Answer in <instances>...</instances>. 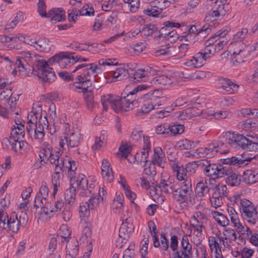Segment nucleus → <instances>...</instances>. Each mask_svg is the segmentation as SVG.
<instances>
[{
  "mask_svg": "<svg viewBox=\"0 0 258 258\" xmlns=\"http://www.w3.org/2000/svg\"><path fill=\"white\" fill-rule=\"evenodd\" d=\"M2 59L10 66L14 63L15 68L13 71V74L18 71L20 75L27 76L29 74L32 67L38 77L44 82H51L55 78L54 71L49 67L46 61L34 52L21 51L16 57L15 62L10 57L5 55H2L0 62H2Z\"/></svg>",
  "mask_w": 258,
  "mask_h": 258,
  "instance_id": "1",
  "label": "nucleus"
},
{
  "mask_svg": "<svg viewBox=\"0 0 258 258\" xmlns=\"http://www.w3.org/2000/svg\"><path fill=\"white\" fill-rule=\"evenodd\" d=\"M42 106L40 103L34 104L32 111L28 115V121L26 127V132L31 138L39 141L43 140L44 128L48 130L46 117L42 116Z\"/></svg>",
  "mask_w": 258,
  "mask_h": 258,
  "instance_id": "2",
  "label": "nucleus"
},
{
  "mask_svg": "<svg viewBox=\"0 0 258 258\" xmlns=\"http://www.w3.org/2000/svg\"><path fill=\"white\" fill-rule=\"evenodd\" d=\"M101 70V68L94 63L81 64L77 66L73 71L75 80L73 89H79L80 92L84 93L87 92L92 85V78L95 80V76Z\"/></svg>",
  "mask_w": 258,
  "mask_h": 258,
  "instance_id": "3",
  "label": "nucleus"
},
{
  "mask_svg": "<svg viewBox=\"0 0 258 258\" xmlns=\"http://www.w3.org/2000/svg\"><path fill=\"white\" fill-rule=\"evenodd\" d=\"M101 101L103 110L107 111L109 106L115 112L122 110L127 111L138 106V102L133 98L132 94L120 97L116 95L107 94L101 96Z\"/></svg>",
  "mask_w": 258,
  "mask_h": 258,
  "instance_id": "4",
  "label": "nucleus"
},
{
  "mask_svg": "<svg viewBox=\"0 0 258 258\" xmlns=\"http://www.w3.org/2000/svg\"><path fill=\"white\" fill-rule=\"evenodd\" d=\"M253 140H249L241 135L228 132L224 136L225 143L231 147L241 148L247 151H258V143L253 136H249Z\"/></svg>",
  "mask_w": 258,
  "mask_h": 258,
  "instance_id": "5",
  "label": "nucleus"
},
{
  "mask_svg": "<svg viewBox=\"0 0 258 258\" xmlns=\"http://www.w3.org/2000/svg\"><path fill=\"white\" fill-rule=\"evenodd\" d=\"M55 168V172L52 176L53 184V196H54L57 191V187L59 185V178L60 171L68 170L69 177L70 178L71 175L76 174L77 167L74 161H70L67 159H64L59 162L57 161L56 164H53Z\"/></svg>",
  "mask_w": 258,
  "mask_h": 258,
  "instance_id": "6",
  "label": "nucleus"
},
{
  "mask_svg": "<svg viewBox=\"0 0 258 258\" xmlns=\"http://www.w3.org/2000/svg\"><path fill=\"white\" fill-rule=\"evenodd\" d=\"M199 164L202 166L206 175L212 177L213 179L223 177L230 171L229 165L225 163L224 160L223 164L211 163L208 160H202Z\"/></svg>",
  "mask_w": 258,
  "mask_h": 258,
  "instance_id": "7",
  "label": "nucleus"
},
{
  "mask_svg": "<svg viewBox=\"0 0 258 258\" xmlns=\"http://www.w3.org/2000/svg\"><path fill=\"white\" fill-rule=\"evenodd\" d=\"M240 210L243 218L249 224L254 225L257 222L256 207L248 200L240 201Z\"/></svg>",
  "mask_w": 258,
  "mask_h": 258,
  "instance_id": "8",
  "label": "nucleus"
},
{
  "mask_svg": "<svg viewBox=\"0 0 258 258\" xmlns=\"http://www.w3.org/2000/svg\"><path fill=\"white\" fill-rule=\"evenodd\" d=\"M39 156L41 161H43L44 163L49 162L51 165L56 164L57 161L63 160L60 157L59 152L53 150L51 146L48 143L43 144Z\"/></svg>",
  "mask_w": 258,
  "mask_h": 258,
  "instance_id": "9",
  "label": "nucleus"
},
{
  "mask_svg": "<svg viewBox=\"0 0 258 258\" xmlns=\"http://www.w3.org/2000/svg\"><path fill=\"white\" fill-rule=\"evenodd\" d=\"M199 165L200 164L197 162L192 161L188 163L185 167L183 166L179 167L176 165H174L172 169L176 172V177L178 180H186L187 179L191 180V176L196 172Z\"/></svg>",
  "mask_w": 258,
  "mask_h": 258,
  "instance_id": "10",
  "label": "nucleus"
},
{
  "mask_svg": "<svg viewBox=\"0 0 258 258\" xmlns=\"http://www.w3.org/2000/svg\"><path fill=\"white\" fill-rule=\"evenodd\" d=\"M179 181L182 182L180 185H177L173 197L180 203L185 202L190 198L193 193L191 180L187 179L186 180Z\"/></svg>",
  "mask_w": 258,
  "mask_h": 258,
  "instance_id": "11",
  "label": "nucleus"
},
{
  "mask_svg": "<svg viewBox=\"0 0 258 258\" xmlns=\"http://www.w3.org/2000/svg\"><path fill=\"white\" fill-rule=\"evenodd\" d=\"M150 7L144 10V13L153 17H162V11L170 6L168 0H152L149 1Z\"/></svg>",
  "mask_w": 258,
  "mask_h": 258,
  "instance_id": "12",
  "label": "nucleus"
},
{
  "mask_svg": "<svg viewBox=\"0 0 258 258\" xmlns=\"http://www.w3.org/2000/svg\"><path fill=\"white\" fill-rule=\"evenodd\" d=\"M164 27L160 31V37L170 41L171 43L175 41L178 38V34L175 30H170L169 28H179L183 26V24L166 21L164 23Z\"/></svg>",
  "mask_w": 258,
  "mask_h": 258,
  "instance_id": "13",
  "label": "nucleus"
},
{
  "mask_svg": "<svg viewBox=\"0 0 258 258\" xmlns=\"http://www.w3.org/2000/svg\"><path fill=\"white\" fill-rule=\"evenodd\" d=\"M48 62L49 64L58 63L62 68H69L75 63L74 56L68 52H61L50 57Z\"/></svg>",
  "mask_w": 258,
  "mask_h": 258,
  "instance_id": "14",
  "label": "nucleus"
},
{
  "mask_svg": "<svg viewBox=\"0 0 258 258\" xmlns=\"http://www.w3.org/2000/svg\"><path fill=\"white\" fill-rule=\"evenodd\" d=\"M68 12L69 21L75 23L79 16H94L95 11L92 7L88 4H86L81 10H79L77 7H74L69 10Z\"/></svg>",
  "mask_w": 258,
  "mask_h": 258,
  "instance_id": "15",
  "label": "nucleus"
},
{
  "mask_svg": "<svg viewBox=\"0 0 258 258\" xmlns=\"http://www.w3.org/2000/svg\"><path fill=\"white\" fill-rule=\"evenodd\" d=\"M240 44V43L236 44L232 52V60L234 63H240L245 61L246 58L250 55V47L243 45V43L241 46Z\"/></svg>",
  "mask_w": 258,
  "mask_h": 258,
  "instance_id": "16",
  "label": "nucleus"
},
{
  "mask_svg": "<svg viewBox=\"0 0 258 258\" xmlns=\"http://www.w3.org/2000/svg\"><path fill=\"white\" fill-rule=\"evenodd\" d=\"M48 195V188L45 184H42L34 200V207L36 209L40 208L42 210L49 202Z\"/></svg>",
  "mask_w": 258,
  "mask_h": 258,
  "instance_id": "17",
  "label": "nucleus"
},
{
  "mask_svg": "<svg viewBox=\"0 0 258 258\" xmlns=\"http://www.w3.org/2000/svg\"><path fill=\"white\" fill-rule=\"evenodd\" d=\"M218 88L224 93H235L237 92L239 86L227 78H220L217 82Z\"/></svg>",
  "mask_w": 258,
  "mask_h": 258,
  "instance_id": "18",
  "label": "nucleus"
},
{
  "mask_svg": "<svg viewBox=\"0 0 258 258\" xmlns=\"http://www.w3.org/2000/svg\"><path fill=\"white\" fill-rule=\"evenodd\" d=\"M156 74H157L156 70L150 67H147L136 70L131 75L136 81H145L148 79L150 80L149 78Z\"/></svg>",
  "mask_w": 258,
  "mask_h": 258,
  "instance_id": "19",
  "label": "nucleus"
},
{
  "mask_svg": "<svg viewBox=\"0 0 258 258\" xmlns=\"http://www.w3.org/2000/svg\"><path fill=\"white\" fill-rule=\"evenodd\" d=\"M254 158L246 153H243L238 157L232 156L224 159L225 163L241 167L247 165Z\"/></svg>",
  "mask_w": 258,
  "mask_h": 258,
  "instance_id": "20",
  "label": "nucleus"
},
{
  "mask_svg": "<svg viewBox=\"0 0 258 258\" xmlns=\"http://www.w3.org/2000/svg\"><path fill=\"white\" fill-rule=\"evenodd\" d=\"M211 179L206 177L199 176L197 178L196 192L198 197H203L209 194L210 188L208 186V181L210 184Z\"/></svg>",
  "mask_w": 258,
  "mask_h": 258,
  "instance_id": "21",
  "label": "nucleus"
},
{
  "mask_svg": "<svg viewBox=\"0 0 258 258\" xmlns=\"http://www.w3.org/2000/svg\"><path fill=\"white\" fill-rule=\"evenodd\" d=\"M229 6L228 5H223V4L217 3V1L215 0L212 6V11L209 12L208 16H207L206 18L208 21V18L210 17L215 18L223 17L229 11Z\"/></svg>",
  "mask_w": 258,
  "mask_h": 258,
  "instance_id": "22",
  "label": "nucleus"
},
{
  "mask_svg": "<svg viewBox=\"0 0 258 258\" xmlns=\"http://www.w3.org/2000/svg\"><path fill=\"white\" fill-rule=\"evenodd\" d=\"M225 33V32H217L213 36H211L206 41L205 43L206 47L204 49V52H203V54L205 55V58L206 59V60L210 57L209 55L211 54L213 55L216 52H217L216 48H215V41H214V39L216 38V37L220 36V35L224 36Z\"/></svg>",
  "mask_w": 258,
  "mask_h": 258,
  "instance_id": "23",
  "label": "nucleus"
},
{
  "mask_svg": "<svg viewBox=\"0 0 258 258\" xmlns=\"http://www.w3.org/2000/svg\"><path fill=\"white\" fill-rule=\"evenodd\" d=\"M174 80L173 77H168L165 75L158 76L150 79V84L151 86L162 88L170 86Z\"/></svg>",
  "mask_w": 258,
  "mask_h": 258,
  "instance_id": "24",
  "label": "nucleus"
},
{
  "mask_svg": "<svg viewBox=\"0 0 258 258\" xmlns=\"http://www.w3.org/2000/svg\"><path fill=\"white\" fill-rule=\"evenodd\" d=\"M206 59L203 52H199L196 53L192 57L188 59L184 64L187 67L198 68L202 67L206 62Z\"/></svg>",
  "mask_w": 258,
  "mask_h": 258,
  "instance_id": "25",
  "label": "nucleus"
},
{
  "mask_svg": "<svg viewBox=\"0 0 258 258\" xmlns=\"http://www.w3.org/2000/svg\"><path fill=\"white\" fill-rule=\"evenodd\" d=\"M146 139L145 141V145L143 146V151L138 153L135 156V159L138 162H140L142 166L148 163L149 153L151 151V143Z\"/></svg>",
  "mask_w": 258,
  "mask_h": 258,
  "instance_id": "26",
  "label": "nucleus"
},
{
  "mask_svg": "<svg viewBox=\"0 0 258 258\" xmlns=\"http://www.w3.org/2000/svg\"><path fill=\"white\" fill-rule=\"evenodd\" d=\"M67 137L69 140L68 146L71 148L78 147L83 140L82 135L78 129L69 131Z\"/></svg>",
  "mask_w": 258,
  "mask_h": 258,
  "instance_id": "27",
  "label": "nucleus"
},
{
  "mask_svg": "<svg viewBox=\"0 0 258 258\" xmlns=\"http://www.w3.org/2000/svg\"><path fill=\"white\" fill-rule=\"evenodd\" d=\"M70 185L75 186L78 189L82 190L81 191H85L88 181L84 174H80L78 177L71 175L70 178Z\"/></svg>",
  "mask_w": 258,
  "mask_h": 258,
  "instance_id": "28",
  "label": "nucleus"
},
{
  "mask_svg": "<svg viewBox=\"0 0 258 258\" xmlns=\"http://www.w3.org/2000/svg\"><path fill=\"white\" fill-rule=\"evenodd\" d=\"M151 162L162 168L164 167L166 158L161 148L157 147L154 149V154L152 157Z\"/></svg>",
  "mask_w": 258,
  "mask_h": 258,
  "instance_id": "29",
  "label": "nucleus"
},
{
  "mask_svg": "<svg viewBox=\"0 0 258 258\" xmlns=\"http://www.w3.org/2000/svg\"><path fill=\"white\" fill-rule=\"evenodd\" d=\"M175 116L180 120H186L193 116L200 115V112L198 111L196 107H188L184 110L175 113Z\"/></svg>",
  "mask_w": 258,
  "mask_h": 258,
  "instance_id": "30",
  "label": "nucleus"
},
{
  "mask_svg": "<svg viewBox=\"0 0 258 258\" xmlns=\"http://www.w3.org/2000/svg\"><path fill=\"white\" fill-rule=\"evenodd\" d=\"M101 173L103 177L108 182H111L114 180V175L110 164L107 159H103L101 166Z\"/></svg>",
  "mask_w": 258,
  "mask_h": 258,
  "instance_id": "31",
  "label": "nucleus"
},
{
  "mask_svg": "<svg viewBox=\"0 0 258 258\" xmlns=\"http://www.w3.org/2000/svg\"><path fill=\"white\" fill-rule=\"evenodd\" d=\"M177 251L181 252L184 258H189L191 256V245L189 242L187 235L182 236L180 242V249Z\"/></svg>",
  "mask_w": 258,
  "mask_h": 258,
  "instance_id": "32",
  "label": "nucleus"
},
{
  "mask_svg": "<svg viewBox=\"0 0 258 258\" xmlns=\"http://www.w3.org/2000/svg\"><path fill=\"white\" fill-rule=\"evenodd\" d=\"M229 165L230 171H229L228 173H227L224 175V176H228L226 182L232 186H238L241 183V176L238 173L234 172L230 166L231 165Z\"/></svg>",
  "mask_w": 258,
  "mask_h": 258,
  "instance_id": "33",
  "label": "nucleus"
},
{
  "mask_svg": "<svg viewBox=\"0 0 258 258\" xmlns=\"http://www.w3.org/2000/svg\"><path fill=\"white\" fill-rule=\"evenodd\" d=\"M64 205V202L62 199L58 200L54 204V206H51L48 202L44 207L41 210V214H44L45 215H49L50 213L57 211L60 210Z\"/></svg>",
  "mask_w": 258,
  "mask_h": 258,
  "instance_id": "34",
  "label": "nucleus"
},
{
  "mask_svg": "<svg viewBox=\"0 0 258 258\" xmlns=\"http://www.w3.org/2000/svg\"><path fill=\"white\" fill-rule=\"evenodd\" d=\"M64 193V199L66 206L72 207L76 204V187L75 186L70 185Z\"/></svg>",
  "mask_w": 258,
  "mask_h": 258,
  "instance_id": "35",
  "label": "nucleus"
},
{
  "mask_svg": "<svg viewBox=\"0 0 258 258\" xmlns=\"http://www.w3.org/2000/svg\"><path fill=\"white\" fill-rule=\"evenodd\" d=\"M46 17L50 18L52 22L61 21L65 19V12L61 9H53L50 10Z\"/></svg>",
  "mask_w": 258,
  "mask_h": 258,
  "instance_id": "36",
  "label": "nucleus"
},
{
  "mask_svg": "<svg viewBox=\"0 0 258 258\" xmlns=\"http://www.w3.org/2000/svg\"><path fill=\"white\" fill-rule=\"evenodd\" d=\"M177 185L173 184L170 181L161 179L158 187L162 191L166 194H172L174 196Z\"/></svg>",
  "mask_w": 258,
  "mask_h": 258,
  "instance_id": "37",
  "label": "nucleus"
},
{
  "mask_svg": "<svg viewBox=\"0 0 258 258\" xmlns=\"http://www.w3.org/2000/svg\"><path fill=\"white\" fill-rule=\"evenodd\" d=\"M110 75L117 81L124 80L128 76V70L123 66H119L114 70L110 71Z\"/></svg>",
  "mask_w": 258,
  "mask_h": 258,
  "instance_id": "38",
  "label": "nucleus"
},
{
  "mask_svg": "<svg viewBox=\"0 0 258 258\" xmlns=\"http://www.w3.org/2000/svg\"><path fill=\"white\" fill-rule=\"evenodd\" d=\"M66 247L68 250L66 258H76L79 252L78 242L75 239H73Z\"/></svg>",
  "mask_w": 258,
  "mask_h": 258,
  "instance_id": "39",
  "label": "nucleus"
},
{
  "mask_svg": "<svg viewBox=\"0 0 258 258\" xmlns=\"http://www.w3.org/2000/svg\"><path fill=\"white\" fill-rule=\"evenodd\" d=\"M243 180L245 183L249 184L256 182L258 181V169L244 172Z\"/></svg>",
  "mask_w": 258,
  "mask_h": 258,
  "instance_id": "40",
  "label": "nucleus"
},
{
  "mask_svg": "<svg viewBox=\"0 0 258 258\" xmlns=\"http://www.w3.org/2000/svg\"><path fill=\"white\" fill-rule=\"evenodd\" d=\"M19 225L17 214L16 213H13L7 223V229L10 231L17 233L19 229Z\"/></svg>",
  "mask_w": 258,
  "mask_h": 258,
  "instance_id": "41",
  "label": "nucleus"
},
{
  "mask_svg": "<svg viewBox=\"0 0 258 258\" xmlns=\"http://www.w3.org/2000/svg\"><path fill=\"white\" fill-rule=\"evenodd\" d=\"M227 211L233 226L239 230H242L243 226L240 223L238 215L235 209L233 207H230L228 208Z\"/></svg>",
  "mask_w": 258,
  "mask_h": 258,
  "instance_id": "42",
  "label": "nucleus"
},
{
  "mask_svg": "<svg viewBox=\"0 0 258 258\" xmlns=\"http://www.w3.org/2000/svg\"><path fill=\"white\" fill-rule=\"evenodd\" d=\"M56 239L54 237L51 238L48 247L50 253L47 258H60L61 254V251L59 249L56 248Z\"/></svg>",
  "mask_w": 258,
  "mask_h": 258,
  "instance_id": "43",
  "label": "nucleus"
},
{
  "mask_svg": "<svg viewBox=\"0 0 258 258\" xmlns=\"http://www.w3.org/2000/svg\"><path fill=\"white\" fill-rule=\"evenodd\" d=\"M211 215L218 225L222 227H226L229 225L230 222L228 218L221 213L218 211H211Z\"/></svg>",
  "mask_w": 258,
  "mask_h": 258,
  "instance_id": "44",
  "label": "nucleus"
},
{
  "mask_svg": "<svg viewBox=\"0 0 258 258\" xmlns=\"http://www.w3.org/2000/svg\"><path fill=\"white\" fill-rule=\"evenodd\" d=\"M218 32H225V33L224 36H222L220 35V36H218L216 37V38L214 39L215 43V48H216L217 51H219L221 50H222L224 46L227 43L228 41V38H226V36L227 33V31L226 30H220Z\"/></svg>",
  "mask_w": 258,
  "mask_h": 258,
  "instance_id": "45",
  "label": "nucleus"
},
{
  "mask_svg": "<svg viewBox=\"0 0 258 258\" xmlns=\"http://www.w3.org/2000/svg\"><path fill=\"white\" fill-rule=\"evenodd\" d=\"M49 40L46 38H40L36 40L35 48L40 51L48 52L51 46Z\"/></svg>",
  "mask_w": 258,
  "mask_h": 258,
  "instance_id": "46",
  "label": "nucleus"
},
{
  "mask_svg": "<svg viewBox=\"0 0 258 258\" xmlns=\"http://www.w3.org/2000/svg\"><path fill=\"white\" fill-rule=\"evenodd\" d=\"M11 136L16 139H20L23 138L25 135V127L24 125L21 123H17L14 126V128H12L11 132Z\"/></svg>",
  "mask_w": 258,
  "mask_h": 258,
  "instance_id": "47",
  "label": "nucleus"
},
{
  "mask_svg": "<svg viewBox=\"0 0 258 258\" xmlns=\"http://www.w3.org/2000/svg\"><path fill=\"white\" fill-rule=\"evenodd\" d=\"M223 144L222 141H218L217 145L211 144L205 147L207 157L212 158L214 157L219 151V148L223 146Z\"/></svg>",
  "mask_w": 258,
  "mask_h": 258,
  "instance_id": "48",
  "label": "nucleus"
},
{
  "mask_svg": "<svg viewBox=\"0 0 258 258\" xmlns=\"http://www.w3.org/2000/svg\"><path fill=\"white\" fill-rule=\"evenodd\" d=\"M131 139L135 143H140L143 142V146L145 145V141L146 139H148V141L150 143V138L148 136H145L142 132L137 131L133 132Z\"/></svg>",
  "mask_w": 258,
  "mask_h": 258,
  "instance_id": "49",
  "label": "nucleus"
},
{
  "mask_svg": "<svg viewBox=\"0 0 258 258\" xmlns=\"http://www.w3.org/2000/svg\"><path fill=\"white\" fill-rule=\"evenodd\" d=\"M71 231L66 225H62L58 231V236L61 238L62 243L69 242V238L71 235Z\"/></svg>",
  "mask_w": 258,
  "mask_h": 258,
  "instance_id": "50",
  "label": "nucleus"
},
{
  "mask_svg": "<svg viewBox=\"0 0 258 258\" xmlns=\"http://www.w3.org/2000/svg\"><path fill=\"white\" fill-rule=\"evenodd\" d=\"M212 29V26L210 24H206L203 26L198 30L196 40H203L208 35L211 33Z\"/></svg>",
  "mask_w": 258,
  "mask_h": 258,
  "instance_id": "51",
  "label": "nucleus"
},
{
  "mask_svg": "<svg viewBox=\"0 0 258 258\" xmlns=\"http://www.w3.org/2000/svg\"><path fill=\"white\" fill-rule=\"evenodd\" d=\"M143 99L144 100L149 99L152 102V104L153 105L154 109L156 106H159L162 105L164 101V97L160 98L151 93L145 94L143 96Z\"/></svg>",
  "mask_w": 258,
  "mask_h": 258,
  "instance_id": "52",
  "label": "nucleus"
},
{
  "mask_svg": "<svg viewBox=\"0 0 258 258\" xmlns=\"http://www.w3.org/2000/svg\"><path fill=\"white\" fill-rule=\"evenodd\" d=\"M218 239H222L226 240L234 241L237 239V234L233 229H225L222 236L217 235Z\"/></svg>",
  "mask_w": 258,
  "mask_h": 258,
  "instance_id": "53",
  "label": "nucleus"
},
{
  "mask_svg": "<svg viewBox=\"0 0 258 258\" xmlns=\"http://www.w3.org/2000/svg\"><path fill=\"white\" fill-rule=\"evenodd\" d=\"M124 4L123 5V9L128 8L130 12H135L138 9L140 6L139 0H123Z\"/></svg>",
  "mask_w": 258,
  "mask_h": 258,
  "instance_id": "54",
  "label": "nucleus"
},
{
  "mask_svg": "<svg viewBox=\"0 0 258 258\" xmlns=\"http://www.w3.org/2000/svg\"><path fill=\"white\" fill-rule=\"evenodd\" d=\"M213 195L222 198L227 197L228 196V191L226 185L222 184H219L216 185Z\"/></svg>",
  "mask_w": 258,
  "mask_h": 258,
  "instance_id": "55",
  "label": "nucleus"
},
{
  "mask_svg": "<svg viewBox=\"0 0 258 258\" xmlns=\"http://www.w3.org/2000/svg\"><path fill=\"white\" fill-rule=\"evenodd\" d=\"M196 146V143L187 139L179 140L177 143L178 148L181 150H188Z\"/></svg>",
  "mask_w": 258,
  "mask_h": 258,
  "instance_id": "56",
  "label": "nucleus"
},
{
  "mask_svg": "<svg viewBox=\"0 0 258 258\" xmlns=\"http://www.w3.org/2000/svg\"><path fill=\"white\" fill-rule=\"evenodd\" d=\"M24 17V15L22 12L17 13L14 19L10 23L7 24L6 25L5 28L6 29H13L19 23L22 22L23 20Z\"/></svg>",
  "mask_w": 258,
  "mask_h": 258,
  "instance_id": "57",
  "label": "nucleus"
},
{
  "mask_svg": "<svg viewBox=\"0 0 258 258\" xmlns=\"http://www.w3.org/2000/svg\"><path fill=\"white\" fill-rule=\"evenodd\" d=\"M115 61V59L112 60L111 59H101L99 60L98 65L97 66H99V68H101V70L103 69V67L105 68L106 66H108L112 68L111 70H114L116 68H117L116 67L117 62Z\"/></svg>",
  "mask_w": 258,
  "mask_h": 258,
  "instance_id": "58",
  "label": "nucleus"
},
{
  "mask_svg": "<svg viewBox=\"0 0 258 258\" xmlns=\"http://www.w3.org/2000/svg\"><path fill=\"white\" fill-rule=\"evenodd\" d=\"M174 50V48L171 46L170 44H168L167 46H163L162 48L157 50L156 53L158 55H163L169 56L173 55Z\"/></svg>",
  "mask_w": 258,
  "mask_h": 258,
  "instance_id": "59",
  "label": "nucleus"
},
{
  "mask_svg": "<svg viewBox=\"0 0 258 258\" xmlns=\"http://www.w3.org/2000/svg\"><path fill=\"white\" fill-rule=\"evenodd\" d=\"M99 197H101L100 190L98 191L97 195L92 197L89 200V205L90 206V207H91V209H94L97 208L99 206L100 203L102 201L101 200V199L99 198Z\"/></svg>",
  "mask_w": 258,
  "mask_h": 258,
  "instance_id": "60",
  "label": "nucleus"
},
{
  "mask_svg": "<svg viewBox=\"0 0 258 258\" xmlns=\"http://www.w3.org/2000/svg\"><path fill=\"white\" fill-rule=\"evenodd\" d=\"M169 130L171 135H175L181 134L184 130V126L183 124H175L169 125Z\"/></svg>",
  "mask_w": 258,
  "mask_h": 258,
  "instance_id": "61",
  "label": "nucleus"
},
{
  "mask_svg": "<svg viewBox=\"0 0 258 258\" xmlns=\"http://www.w3.org/2000/svg\"><path fill=\"white\" fill-rule=\"evenodd\" d=\"M144 166H145L144 170L145 174L150 176H153L156 174L155 165L154 163L149 161V163Z\"/></svg>",
  "mask_w": 258,
  "mask_h": 258,
  "instance_id": "62",
  "label": "nucleus"
},
{
  "mask_svg": "<svg viewBox=\"0 0 258 258\" xmlns=\"http://www.w3.org/2000/svg\"><path fill=\"white\" fill-rule=\"evenodd\" d=\"M18 140L19 139L16 138L13 147L14 148H13V150L17 152L24 150L27 148L28 146L26 142L24 141H19Z\"/></svg>",
  "mask_w": 258,
  "mask_h": 258,
  "instance_id": "63",
  "label": "nucleus"
},
{
  "mask_svg": "<svg viewBox=\"0 0 258 258\" xmlns=\"http://www.w3.org/2000/svg\"><path fill=\"white\" fill-rule=\"evenodd\" d=\"M157 31V28L154 25H149L143 27L140 31L141 34L144 36H151Z\"/></svg>",
  "mask_w": 258,
  "mask_h": 258,
  "instance_id": "64",
  "label": "nucleus"
}]
</instances>
